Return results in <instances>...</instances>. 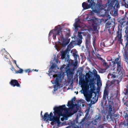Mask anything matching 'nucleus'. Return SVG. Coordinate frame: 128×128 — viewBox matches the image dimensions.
<instances>
[{"mask_svg":"<svg viewBox=\"0 0 128 128\" xmlns=\"http://www.w3.org/2000/svg\"><path fill=\"white\" fill-rule=\"evenodd\" d=\"M84 102V100H80L78 101L77 104H74L73 101L71 100L68 102L67 105L69 108H66L65 104L58 106H56L54 108V115L53 116L52 112L49 115L47 112L45 113L43 116L42 111L41 116L44 120L51 121V124L52 125H55L58 126L60 123V117H63L61 118L62 121L64 120H67L69 115H72L77 112L79 107L81 106V104Z\"/></svg>","mask_w":128,"mask_h":128,"instance_id":"1","label":"nucleus"},{"mask_svg":"<svg viewBox=\"0 0 128 128\" xmlns=\"http://www.w3.org/2000/svg\"><path fill=\"white\" fill-rule=\"evenodd\" d=\"M69 66L68 64L63 65L60 69V72L57 74H55L58 72V70L59 69L56 64L52 63L48 71V75L50 78H53L54 80H52L51 82L52 84L54 83L55 84L54 86V91L56 90L58 88L62 86L60 85L62 82L65 81L64 79V74L67 73L69 70Z\"/></svg>","mask_w":128,"mask_h":128,"instance_id":"2","label":"nucleus"},{"mask_svg":"<svg viewBox=\"0 0 128 128\" xmlns=\"http://www.w3.org/2000/svg\"><path fill=\"white\" fill-rule=\"evenodd\" d=\"M65 32V31H61V26L59 25L56 26L54 29L51 30L49 33L50 40L52 37L54 40H55L56 38V36L58 39V42L56 43L54 46L58 52L60 50L62 46L65 47L70 41V39L68 37L69 36V34L67 33L66 34Z\"/></svg>","mask_w":128,"mask_h":128,"instance_id":"3","label":"nucleus"},{"mask_svg":"<svg viewBox=\"0 0 128 128\" xmlns=\"http://www.w3.org/2000/svg\"><path fill=\"white\" fill-rule=\"evenodd\" d=\"M80 84L81 85L82 88V90L80 91L81 94H83L85 97L86 100L88 102H91L92 104H94L98 100V98L96 97V94L95 93L94 94H89L86 95V94L87 91L90 88V85L91 90L94 91L96 89V88L93 82V81H90L89 82V80L88 78H86L84 80L79 81Z\"/></svg>","mask_w":128,"mask_h":128,"instance_id":"4","label":"nucleus"},{"mask_svg":"<svg viewBox=\"0 0 128 128\" xmlns=\"http://www.w3.org/2000/svg\"><path fill=\"white\" fill-rule=\"evenodd\" d=\"M80 20L78 18L75 20V22L74 24V26L75 29L76 30L78 28H82L80 29V32H78L77 36V40L78 45H80L82 42V36H86V47L89 45L90 44V32L86 28V26L83 24L80 23Z\"/></svg>","mask_w":128,"mask_h":128,"instance_id":"5","label":"nucleus"},{"mask_svg":"<svg viewBox=\"0 0 128 128\" xmlns=\"http://www.w3.org/2000/svg\"><path fill=\"white\" fill-rule=\"evenodd\" d=\"M98 5L96 6H95V2H94L93 0H88L87 2L88 3H86L85 2H84L82 4V6L84 10L88 9L91 8L92 9V11L95 13H100V12H104V14H102V16H104L105 15V13L106 12L105 10L103 9H100L98 8L99 6H101L102 5V0H98Z\"/></svg>","mask_w":128,"mask_h":128,"instance_id":"6","label":"nucleus"},{"mask_svg":"<svg viewBox=\"0 0 128 128\" xmlns=\"http://www.w3.org/2000/svg\"><path fill=\"white\" fill-rule=\"evenodd\" d=\"M114 3H115V6L117 8H118L119 4L117 0H108V2L106 5V6H108V9L110 10L113 8V6Z\"/></svg>","mask_w":128,"mask_h":128,"instance_id":"7","label":"nucleus"},{"mask_svg":"<svg viewBox=\"0 0 128 128\" xmlns=\"http://www.w3.org/2000/svg\"><path fill=\"white\" fill-rule=\"evenodd\" d=\"M112 63L113 64V66H114V64H116L117 65V73L120 74L122 73L121 70V66H120V61L119 60V58H117L115 59V62H112Z\"/></svg>","mask_w":128,"mask_h":128,"instance_id":"8","label":"nucleus"},{"mask_svg":"<svg viewBox=\"0 0 128 128\" xmlns=\"http://www.w3.org/2000/svg\"><path fill=\"white\" fill-rule=\"evenodd\" d=\"M10 84L12 86H15L18 87L20 86V85L19 84L17 81L16 80H12L10 82Z\"/></svg>","mask_w":128,"mask_h":128,"instance_id":"9","label":"nucleus"},{"mask_svg":"<svg viewBox=\"0 0 128 128\" xmlns=\"http://www.w3.org/2000/svg\"><path fill=\"white\" fill-rule=\"evenodd\" d=\"M100 117L99 116H96L95 117L94 119L92 121V124L94 125L96 124L97 122L100 121Z\"/></svg>","mask_w":128,"mask_h":128,"instance_id":"10","label":"nucleus"},{"mask_svg":"<svg viewBox=\"0 0 128 128\" xmlns=\"http://www.w3.org/2000/svg\"><path fill=\"white\" fill-rule=\"evenodd\" d=\"M92 16L90 14H89L87 17L84 19V20L89 21L91 22H93L94 21V19H92Z\"/></svg>","mask_w":128,"mask_h":128,"instance_id":"11","label":"nucleus"},{"mask_svg":"<svg viewBox=\"0 0 128 128\" xmlns=\"http://www.w3.org/2000/svg\"><path fill=\"white\" fill-rule=\"evenodd\" d=\"M68 50H66L64 51H60L61 52V59H63L65 58V56L66 55L67 53V52Z\"/></svg>","mask_w":128,"mask_h":128,"instance_id":"12","label":"nucleus"},{"mask_svg":"<svg viewBox=\"0 0 128 128\" xmlns=\"http://www.w3.org/2000/svg\"><path fill=\"white\" fill-rule=\"evenodd\" d=\"M75 42L74 41H72L67 46V50H70V49L74 47V45Z\"/></svg>","mask_w":128,"mask_h":128,"instance_id":"13","label":"nucleus"},{"mask_svg":"<svg viewBox=\"0 0 128 128\" xmlns=\"http://www.w3.org/2000/svg\"><path fill=\"white\" fill-rule=\"evenodd\" d=\"M93 74L96 78H100L99 75L97 74V72L94 69L93 70Z\"/></svg>","mask_w":128,"mask_h":128,"instance_id":"14","label":"nucleus"},{"mask_svg":"<svg viewBox=\"0 0 128 128\" xmlns=\"http://www.w3.org/2000/svg\"><path fill=\"white\" fill-rule=\"evenodd\" d=\"M97 78V84L98 86H102V84L100 82V78Z\"/></svg>","mask_w":128,"mask_h":128,"instance_id":"15","label":"nucleus"},{"mask_svg":"<svg viewBox=\"0 0 128 128\" xmlns=\"http://www.w3.org/2000/svg\"><path fill=\"white\" fill-rule=\"evenodd\" d=\"M116 76L111 74H109L108 75V78L109 79L114 78H116Z\"/></svg>","mask_w":128,"mask_h":128,"instance_id":"16","label":"nucleus"},{"mask_svg":"<svg viewBox=\"0 0 128 128\" xmlns=\"http://www.w3.org/2000/svg\"><path fill=\"white\" fill-rule=\"evenodd\" d=\"M124 125L126 127L128 128V120L127 118L124 121Z\"/></svg>","mask_w":128,"mask_h":128,"instance_id":"17","label":"nucleus"},{"mask_svg":"<svg viewBox=\"0 0 128 128\" xmlns=\"http://www.w3.org/2000/svg\"><path fill=\"white\" fill-rule=\"evenodd\" d=\"M20 68V70L16 72V73H22L23 72V70L22 69L20 68Z\"/></svg>","mask_w":128,"mask_h":128,"instance_id":"18","label":"nucleus"},{"mask_svg":"<svg viewBox=\"0 0 128 128\" xmlns=\"http://www.w3.org/2000/svg\"><path fill=\"white\" fill-rule=\"evenodd\" d=\"M73 56L76 61H77V57L78 56L76 54L74 53L73 54Z\"/></svg>","mask_w":128,"mask_h":128,"instance_id":"19","label":"nucleus"},{"mask_svg":"<svg viewBox=\"0 0 128 128\" xmlns=\"http://www.w3.org/2000/svg\"><path fill=\"white\" fill-rule=\"evenodd\" d=\"M108 94H107V92L106 91H104V97H106L107 96H108Z\"/></svg>","mask_w":128,"mask_h":128,"instance_id":"20","label":"nucleus"},{"mask_svg":"<svg viewBox=\"0 0 128 128\" xmlns=\"http://www.w3.org/2000/svg\"><path fill=\"white\" fill-rule=\"evenodd\" d=\"M74 125L72 124V125L68 126L69 128H74Z\"/></svg>","mask_w":128,"mask_h":128,"instance_id":"21","label":"nucleus"},{"mask_svg":"<svg viewBox=\"0 0 128 128\" xmlns=\"http://www.w3.org/2000/svg\"><path fill=\"white\" fill-rule=\"evenodd\" d=\"M122 0L124 2H125V0ZM125 6H126V8H128V4L126 5Z\"/></svg>","mask_w":128,"mask_h":128,"instance_id":"22","label":"nucleus"},{"mask_svg":"<svg viewBox=\"0 0 128 128\" xmlns=\"http://www.w3.org/2000/svg\"><path fill=\"white\" fill-rule=\"evenodd\" d=\"M25 72H30V69H27V70H25Z\"/></svg>","mask_w":128,"mask_h":128,"instance_id":"23","label":"nucleus"},{"mask_svg":"<svg viewBox=\"0 0 128 128\" xmlns=\"http://www.w3.org/2000/svg\"><path fill=\"white\" fill-rule=\"evenodd\" d=\"M13 61H14V63H15V64H16L17 67H18V68H19L17 64L16 61L15 60H13Z\"/></svg>","mask_w":128,"mask_h":128,"instance_id":"24","label":"nucleus"},{"mask_svg":"<svg viewBox=\"0 0 128 128\" xmlns=\"http://www.w3.org/2000/svg\"><path fill=\"white\" fill-rule=\"evenodd\" d=\"M54 60H55L56 62L57 63H58V60H56V58H54Z\"/></svg>","mask_w":128,"mask_h":128,"instance_id":"25","label":"nucleus"},{"mask_svg":"<svg viewBox=\"0 0 128 128\" xmlns=\"http://www.w3.org/2000/svg\"><path fill=\"white\" fill-rule=\"evenodd\" d=\"M125 94L126 95L128 94V90H126V93Z\"/></svg>","mask_w":128,"mask_h":128,"instance_id":"26","label":"nucleus"},{"mask_svg":"<svg viewBox=\"0 0 128 128\" xmlns=\"http://www.w3.org/2000/svg\"><path fill=\"white\" fill-rule=\"evenodd\" d=\"M85 119V118H84L82 120V122H83L84 121V120Z\"/></svg>","mask_w":128,"mask_h":128,"instance_id":"27","label":"nucleus"},{"mask_svg":"<svg viewBox=\"0 0 128 128\" xmlns=\"http://www.w3.org/2000/svg\"><path fill=\"white\" fill-rule=\"evenodd\" d=\"M52 128H56V127H55V126H54V127H52Z\"/></svg>","mask_w":128,"mask_h":128,"instance_id":"28","label":"nucleus"},{"mask_svg":"<svg viewBox=\"0 0 128 128\" xmlns=\"http://www.w3.org/2000/svg\"><path fill=\"white\" fill-rule=\"evenodd\" d=\"M35 70L36 71H38V70Z\"/></svg>","mask_w":128,"mask_h":128,"instance_id":"29","label":"nucleus"},{"mask_svg":"<svg viewBox=\"0 0 128 128\" xmlns=\"http://www.w3.org/2000/svg\"><path fill=\"white\" fill-rule=\"evenodd\" d=\"M66 128H69V127H68V126L67 127H66Z\"/></svg>","mask_w":128,"mask_h":128,"instance_id":"30","label":"nucleus"},{"mask_svg":"<svg viewBox=\"0 0 128 128\" xmlns=\"http://www.w3.org/2000/svg\"><path fill=\"white\" fill-rule=\"evenodd\" d=\"M115 80V81H114V82H116V81H117L116 80Z\"/></svg>","mask_w":128,"mask_h":128,"instance_id":"31","label":"nucleus"},{"mask_svg":"<svg viewBox=\"0 0 128 128\" xmlns=\"http://www.w3.org/2000/svg\"><path fill=\"white\" fill-rule=\"evenodd\" d=\"M50 62H51V64H52V61H51Z\"/></svg>","mask_w":128,"mask_h":128,"instance_id":"32","label":"nucleus"},{"mask_svg":"<svg viewBox=\"0 0 128 128\" xmlns=\"http://www.w3.org/2000/svg\"><path fill=\"white\" fill-rule=\"evenodd\" d=\"M81 115L80 114L79 115V116H81Z\"/></svg>","mask_w":128,"mask_h":128,"instance_id":"33","label":"nucleus"},{"mask_svg":"<svg viewBox=\"0 0 128 128\" xmlns=\"http://www.w3.org/2000/svg\"><path fill=\"white\" fill-rule=\"evenodd\" d=\"M79 114V113H78V116Z\"/></svg>","mask_w":128,"mask_h":128,"instance_id":"34","label":"nucleus"},{"mask_svg":"<svg viewBox=\"0 0 128 128\" xmlns=\"http://www.w3.org/2000/svg\"><path fill=\"white\" fill-rule=\"evenodd\" d=\"M98 18L96 19V20H98Z\"/></svg>","mask_w":128,"mask_h":128,"instance_id":"35","label":"nucleus"},{"mask_svg":"<svg viewBox=\"0 0 128 128\" xmlns=\"http://www.w3.org/2000/svg\"><path fill=\"white\" fill-rule=\"evenodd\" d=\"M72 62H73V60H72Z\"/></svg>","mask_w":128,"mask_h":128,"instance_id":"36","label":"nucleus"},{"mask_svg":"<svg viewBox=\"0 0 128 128\" xmlns=\"http://www.w3.org/2000/svg\"><path fill=\"white\" fill-rule=\"evenodd\" d=\"M100 59H102V58H100Z\"/></svg>","mask_w":128,"mask_h":128,"instance_id":"37","label":"nucleus"},{"mask_svg":"<svg viewBox=\"0 0 128 128\" xmlns=\"http://www.w3.org/2000/svg\"><path fill=\"white\" fill-rule=\"evenodd\" d=\"M110 64V65L111 66V65H111V64Z\"/></svg>","mask_w":128,"mask_h":128,"instance_id":"38","label":"nucleus"},{"mask_svg":"<svg viewBox=\"0 0 128 128\" xmlns=\"http://www.w3.org/2000/svg\"><path fill=\"white\" fill-rule=\"evenodd\" d=\"M65 125H66V124H65Z\"/></svg>","mask_w":128,"mask_h":128,"instance_id":"39","label":"nucleus"},{"mask_svg":"<svg viewBox=\"0 0 128 128\" xmlns=\"http://www.w3.org/2000/svg\"><path fill=\"white\" fill-rule=\"evenodd\" d=\"M114 128H115V127Z\"/></svg>","mask_w":128,"mask_h":128,"instance_id":"40","label":"nucleus"}]
</instances>
